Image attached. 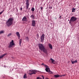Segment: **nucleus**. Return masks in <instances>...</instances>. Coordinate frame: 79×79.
I'll return each instance as SVG.
<instances>
[{"instance_id": "nucleus-1", "label": "nucleus", "mask_w": 79, "mask_h": 79, "mask_svg": "<svg viewBox=\"0 0 79 79\" xmlns=\"http://www.w3.org/2000/svg\"><path fill=\"white\" fill-rule=\"evenodd\" d=\"M14 19L13 18H9L7 21L6 22V24H7V26L8 27H9L12 25L13 23V21Z\"/></svg>"}, {"instance_id": "nucleus-2", "label": "nucleus", "mask_w": 79, "mask_h": 79, "mask_svg": "<svg viewBox=\"0 0 79 79\" xmlns=\"http://www.w3.org/2000/svg\"><path fill=\"white\" fill-rule=\"evenodd\" d=\"M40 48L42 51H43V52H44L46 54H47V50L45 48V47L44 46V45L42 44H40Z\"/></svg>"}, {"instance_id": "nucleus-3", "label": "nucleus", "mask_w": 79, "mask_h": 79, "mask_svg": "<svg viewBox=\"0 0 79 79\" xmlns=\"http://www.w3.org/2000/svg\"><path fill=\"white\" fill-rule=\"evenodd\" d=\"M42 65H44L45 67V70L46 72H48V73H52V71H50V68H49V67L47 66V65H45L44 63L42 64Z\"/></svg>"}, {"instance_id": "nucleus-4", "label": "nucleus", "mask_w": 79, "mask_h": 79, "mask_svg": "<svg viewBox=\"0 0 79 79\" xmlns=\"http://www.w3.org/2000/svg\"><path fill=\"white\" fill-rule=\"evenodd\" d=\"M77 18L73 16L70 19V20L69 23H71V22L73 23V22H74V21H76L77 20Z\"/></svg>"}, {"instance_id": "nucleus-5", "label": "nucleus", "mask_w": 79, "mask_h": 79, "mask_svg": "<svg viewBox=\"0 0 79 79\" xmlns=\"http://www.w3.org/2000/svg\"><path fill=\"white\" fill-rule=\"evenodd\" d=\"M29 72H31V73H29V74L31 76L32 74H35V73L37 72V71L36 70H29Z\"/></svg>"}, {"instance_id": "nucleus-6", "label": "nucleus", "mask_w": 79, "mask_h": 79, "mask_svg": "<svg viewBox=\"0 0 79 79\" xmlns=\"http://www.w3.org/2000/svg\"><path fill=\"white\" fill-rule=\"evenodd\" d=\"M13 42H14V41L13 40H12L11 41L10 43V45L8 46L9 48H11L15 45V43Z\"/></svg>"}, {"instance_id": "nucleus-7", "label": "nucleus", "mask_w": 79, "mask_h": 79, "mask_svg": "<svg viewBox=\"0 0 79 79\" xmlns=\"http://www.w3.org/2000/svg\"><path fill=\"white\" fill-rule=\"evenodd\" d=\"M29 0H26V2L25 3L26 5V8H27V10L28 9V8H29Z\"/></svg>"}, {"instance_id": "nucleus-8", "label": "nucleus", "mask_w": 79, "mask_h": 79, "mask_svg": "<svg viewBox=\"0 0 79 79\" xmlns=\"http://www.w3.org/2000/svg\"><path fill=\"white\" fill-rule=\"evenodd\" d=\"M44 38H45V35L43 34L40 38L41 42H44Z\"/></svg>"}, {"instance_id": "nucleus-9", "label": "nucleus", "mask_w": 79, "mask_h": 79, "mask_svg": "<svg viewBox=\"0 0 79 79\" xmlns=\"http://www.w3.org/2000/svg\"><path fill=\"white\" fill-rule=\"evenodd\" d=\"M16 35L18 36V39H20V37H21V36H20V34H19V33L18 32H17L15 33Z\"/></svg>"}, {"instance_id": "nucleus-10", "label": "nucleus", "mask_w": 79, "mask_h": 79, "mask_svg": "<svg viewBox=\"0 0 79 79\" xmlns=\"http://www.w3.org/2000/svg\"><path fill=\"white\" fill-rule=\"evenodd\" d=\"M32 25L33 27H35V21L33 20L32 21Z\"/></svg>"}, {"instance_id": "nucleus-11", "label": "nucleus", "mask_w": 79, "mask_h": 79, "mask_svg": "<svg viewBox=\"0 0 79 79\" xmlns=\"http://www.w3.org/2000/svg\"><path fill=\"white\" fill-rule=\"evenodd\" d=\"M22 21H27V18L26 17H24L22 19Z\"/></svg>"}, {"instance_id": "nucleus-12", "label": "nucleus", "mask_w": 79, "mask_h": 79, "mask_svg": "<svg viewBox=\"0 0 79 79\" xmlns=\"http://www.w3.org/2000/svg\"><path fill=\"white\" fill-rule=\"evenodd\" d=\"M48 46L50 48H51V49H52L53 46H52V45L51 44H49Z\"/></svg>"}, {"instance_id": "nucleus-13", "label": "nucleus", "mask_w": 79, "mask_h": 79, "mask_svg": "<svg viewBox=\"0 0 79 79\" xmlns=\"http://www.w3.org/2000/svg\"><path fill=\"white\" fill-rule=\"evenodd\" d=\"M54 76L55 78H56V77H59L60 75H55Z\"/></svg>"}, {"instance_id": "nucleus-14", "label": "nucleus", "mask_w": 79, "mask_h": 79, "mask_svg": "<svg viewBox=\"0 0 79 79\" xmlns=\"http://www.w3.org/2000/svg\"><path fill=\"white\" fill-rule=\"evenodd\" d=\"M5 55H6V54H3L1 56H0V59H1V58H2L4 56H5Z\"/></svg>"}, {"instance_id": "nucleus-15", "label": "nucleus", "mask_w": 79, "mask_h": 79, "mask_svg": "<svg viewBox=\"0 0 79 79\" xmlns=\"http://www.w3.org/2000/svg\"><path fill=\"white\" fill-rule=\"evenodd\" d=\"M21 42H22V40L21 39H20L19 40V44L20 46L21 45Z\"/></svg>"}, {"instance_id": "nucleus-16", "label": "nucleus", "mask_w": 79, "mask_h": 79, "mask_svg": "<svg viewBox=\"0 0 79 79\" xmlns=\"http://www.w3.org/2000/svg\"><path fill=\"white\" fill-rule=\"evenodd\" d=\"M25 40L26 41H27L28 42H29V38L28 37H26V38H25Z\"/></svg>"}, {"instance_id": "nucleus-17", "label": "nucleus", "mask_w": 79, "mask_h": 79, "mask_svg": "<svg viewBox=\"0 0 79 79\" xmlns=\"http://www.w3.org/2000/svg\"><path fill=\"white\" fill-rule=\"evenodd\" d=\"M23 78L24 79H25L26 78H27V75L26 74H25L23 75Z\"/></svg>"}, {"instance_id": "nucleus-18", "label": "nucleus", "mask_w": 79, "mask_h": 79, "mask_svg": "<svg viewBox=\"0 0 79 79\" xmlns=\"http://www.w3.org/2000/svg\"><path fill=\"white\" fill-rule=\"evenodd\" d=\"M31 17L32 19H34V18H35V17L34 16V15L32 14L31 16Z\"/></svg>"}, {"instance_id": "nucleus-19", "label": "nucleus", "mask_w": 79, "mask_h": 79, "mask_svg": "<svg viewBox=\"0 0 79 79\" xmlns=\"http://www.w3.org/2000/svg\"><path fill=\"white\" fill-rule=\"evenodd\" d=\"M75 11H76V8L74 9V8H73L72 12H75Z\"/></svg>"}, {"instance_id": "nucleus-20", "label": "nucleus", "mask_w": 79, "mask_h": 79, "mask_svg": "<svg viewBox=\"0 0 79 79\" xmlns=\"http://www.w3.org/2000/svg\"><path fill=\"white\" fill-rule=\"evenodd\" d=\"M50 60H51V61H52V63H53V62L54 61H55V60H53V59H52V58H51L50 59Z\"/></svg>"}, {"instance_id": "nucleus-21", "label": "nucleus", "mask_w": 79, "mask_h": 79, "mask_svg": "<svg viewBox=\"0 0 79 79\" xmlns=\"http://www.w3.org/2000/svg\"><path fill=\"white\" fill-rule=\"evenodd\" d=\"M31 10L32 11H34V10H35V9L34 7H33L31 8Z\"/></svg>"}, {"instance_id": "nucleus-22", "label": "nucleus", "mask_w": 79, "mask_h": 79, "mask_svg": "<svg viewBox=\"0 0 79 79\" xmlns=\"http://www.w3.org/2000/svg\"><path fill=\"white\" fill-rule=\"evenodd\" d=\"M40 9H41V11H42L43 10H44V7H41Z\"/></svg>"}, {"instance_id": "nucleus-23", "label": "nucleus", "mask_w": 79, "mask_h": 79, "mask_svg": "<svg viewBox=\"0 0 79 79\" xmlns=\"http://www.w3.org/2000/svg\"><path fill=\"white\" fill-rule=\"evenodd\" d=\"M77 63V60L74 61V63Z\"/></svg>"}, {"instance_id": "nucleus-24", "label": "nucleus", "mask_w": 79, "mask_h": 79, "mask_svg": "<svg viewBox=\"0 0 79 79\" xmlns=\"http://www.w3.org/2000/svg\"><path fill=\"white\" fill-rule=\"evenodd\" d=\"M2 33H3V31H0V34H2Z\"/></svg>"}, {"instance_id": "nucleus-25", "label": "nucleus", "mask_w": 79, "mask_h": 79, "mask_svg": "<svg viewBox=\"0 0 79 79\" xmlns=\"http://www.w3.org/2000/svg\"><path fill=\"white\" fill-rule=\"evenodd\" d=\"M11 35V33H10L9 34H8V35H7V36L8 37H9V36H10V35Z\"/></svg>"}, {"instance_id": "nucleus-26", "label": "nucleus", "mask_w": 79, "mask_h": 79, "mask_svg": "<svg viewBox=\"0 0 79 79\" xmlns=\"http://www.w3.org/2000/svg\"><path fill=\"white\" fill-rule=\"evenodd\" d=\"M42 77L43 79H41V78H40V79H44V76L43 75H42Z\"/></svg>"}, {"instance_id": "nucleus-27", "label": "nucleus", "mask_w": 79, "mask_h": 79, "mask_svg": "<svg viewBox=\"0 0 79 79\" xmlns=\"http://www.w3.org/2000/svg\"><path fill=\"white\" fill-rule=\"evenodd\" d=\"M71 62L72 64H74V61L73 60H71Z\"/></svg>"}, {"instance_id": "nucleus-28", "label": "nucleus", "mask_w": 79, "mask_h": 79, "mask_svg": "<svg viewBox=\"0 0 79 79\" xmlns=\"http://www.w3.org/2000/svg\"><path fill=\"white\" fill-rule=\"evenodd\" d=\"M59 19H61V16H60L59 18Z\"/></svg>"}, {"instance_id": "nucleus-29", "label": "nucleus", "mask_w": 79, "mask_h": 79, "mask_svg": "<svg viewBox=\"0 0 79 79\" xmlns=\"http://www.w3.org/2000/svg\"><path fill=\"white\" fill-rule=\"evenodd\" d=\"M38 46H39V48L40 49V44H38Z\"/></svg>"}, {"instance_id": "nucleus-30", "label": "nucleus", "mask_w": 79, "mask_h": 79, "mask_svg": "<svg viewBox=\"0 0 79 79\" xmlns=\"http://www.w3.org/2000/svg\"><path fill=\"white\" fill-rule=\"evenodd\" d=\"M2 13H3V12L2 11H1L0 12V15L2 14Z\"/></svg>"}, {"instance_id": "nucleus-31", "label": "nucleus", "mask_w": 79, "mask_h": 79, "mask_svg": "<svg viewBox=\"0 0 79 79\" xmlns=\"http://www.w3.org/2000/svg\"><path fill=\"white\" fill-rule=\"evenodd\" d=\"M20 10H21V11L23 10V8H22V7L20 8Z\"/></svg>"}, {"instance_id": "nucleus-32", "label": "nucleus", "mask_w": 79, "mask_h": 79, "mask_svg": "<svg viewBox=\"0 0 79 79\" xmlns=\"http://www.w3.org/2000/svg\"><path fill=\"white\" fill-rule=\"evenodd\" d=\"M49 8H50V9H52V7H49Z\"/></svg>"}, {"instance_id": "nucleus-33", "label": "nucleus", "mask_w": 79, "mask_h": 79, "mask_svg": "<svg viewBox=\"0 0 79 79\" xmlns=\"http://www.w3.org/2000/svg\"><path fill=\"white\" fill-rule=\"evenodd\" d=\"M62 76H63V75H59V77H62Z\"/></svg>"}, {"instance_id": "nucleus-34", "label": "nucleus", "mask_w": 79, "mask_h": 79, "mask_svg": "<svg viewBox=\"0 0 79 79\" xmlns=\"http://www.w3.org/2000/svg\"><path fill=\"white\" fill-rule=\"evenodd\" d=\"M16 10H17V12H18V9L16 8Z\"/></svg>"}, {"instance_id": "nucleus-35", "label": "nucleus", "mask_w": 79, "mask_h": 79, "mask_svg": "<svg viewBox=\"0 0 79 79\" xmlns=\"http://www.w3.org/2000/svg\"><path fill=\"white\" fill-rule=\"evenodd\" d=\"M62 76H65V75H62Z\"/></svg>"}, {"instance_id": "nucleus-36", "label": "nucleus", "mask_w": 79, "mask_h": 79, "mask_svg": "<svg viewBox=\"0 0 79 79\" xmlns=\"http://www.w3.org/2000/svg\"><path fill=\"white\" fill-rule=\"evenodd\" d=\"M11 58H13V59H14V57H12Z\"/></svg>"}, {"instance_id": "nucleus-37", "label": "nucleus", "mask_w": 79, "mask_h": 79, "mask_svg": "<svg viewBox=\"0 0 79 79\" xmlns=\"http://www.w3.org/2000/svg\"><path fill=\"white\" fill-rule=\"evenodd\" d=\"M3 11H4V10H3L2 11V12L3 13Z\"/></svg>"}, {"instance_id": "nucleus-38", "label": "nucleus", "mask_w": 79, "mask_h": 79, "mask_svg": "<svg viewBox=\"0 0 79 79\" xmlns=\"http://www.w3.org/2000/svg\"><path fill=\"white\" fill-rule=\"evenodd\" d=\"M4 67H5H5H6V66H4Z\"/></svg>"}, {"instance_id": "nucleus-39", "label": "nucleus", "mask_w": 79, "mask_h": 79, "mask_svg": "<svg viewBox=\"0 0 79 79\" xmlns=\"http://www.w3.org/2000/svg\"><path fill=\"white\" fill-rule=\"evenodd\" d=\"M12 79H13V78H12Z\"/></svg>"}]
</instances>
